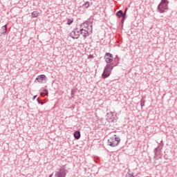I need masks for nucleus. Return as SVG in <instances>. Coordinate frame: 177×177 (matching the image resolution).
<instances>
[{
    "label": "nucleus",
    "instance_id": "21",
    "mask_svg": "<svg viewBox=\"0 0 177 177\" xmlns=\"http://www.w3.org/2000/svg\"><path fill=\"white\" fill-rule=\"evenodd\" d=\"M86 30V31H89L90 32H92V24H90V26Z\"/></svg>",
    "mask_w": 177,
    "mask_h": 177
},
{
    "label": "nucleus",
    "instance_id": "18",
    "mask_svg": "<svg viewBox=\"0 0 177 177\" xmlns=\"http://www.w3.org/2000/svg\"><path fill=\"white\" fill-rule=\"evenodd\" d=\"M105 57H111V59H114V57H113V54L110 53H105Z\"/></svg>",
    "mask_w": 177,
    "mask_h": 177
},
{
    "label": "nucleus",
    "instance_id": "5",
    "mask_svg": "<svg viewBox=\"0 0 177 177\" xmlns=\"http://www.w3.org/2000/svg\"><path fill=\"white\" fill-rule=\"evenodd\" d=\"M44 81H46V75H39L36 77L35 82H39V84H44Z\"/></svg>",
    "mask_w": 177,
    "mask_h": 177
},
{
    "label": "nucleus",
    "instance_id": "10",
    "mask_svg": "<svg viewBox=\"0 0 177 177\" xmlns=\"http://www.w3.org/2000/svg\"><path fill=\"white\" fill-rule=\"evenodd\" d=\"M8 25H4L3 26L1 27V31L2 35H5L6 34V32L8 31Z\"/></svg>",
    "mask_w": 177,
    "mask_h": 177
},
{
    "label": "nucleus",
    "instance_id": "11",
    "mask_svg": "<svg viewBox=\"0 0 177 177\" xmlns=\"http://www.w3.org/2000/svg\"><path fill=\"white\" fill-rule=\"evenodd\" d=\"M48 95H49V91L46 88L43 89L42 91L40 92V96H48Z\"/></svg>",
    "mask_w": 177,
    "mask_h": 177
},
{
    "label": "nucleus",
    "instance_id": "14",
    "mask_svg": "<svg viewBox=\"0 0 177 177\" xmlns=\"http://www.w3.org/2000/svg\"><path fill=\"white\" fill-rule=\"evenodd\" d=\"M89 26H91V22H86L84 23L81 25V27H84L86 28V30H87L88 27H89Z\"/></svg>",
    "mask_w": 177,
    "mask_h": 177
},
{
    "label": "nucleus",
    "instance_id": "15",
    "mask_svg": "<svg viewBox=\"0 0 177 177\" xmlns=\"http://www.w3.org/2000/svg\"><path fill=\"white\" fill-rule=\"evenodd\" d=\"M31 16L32 17H38V16H39V13L38 12V11H33L32 13H31Z\"/></svg>",
    "mask_w": 177,
    "mask_h": 177
},
{
    "label": "nucleus",
    "instance_id": "8",
    "mask_svg": "<svg viewBox=\"0 0 177 177\" xmlns=\"http://www.w3.org/2000/svg\"><path fill=\"white\" fill-rule=\"evenodd\" d=\"M113 62H114L111 63V64H113V67L118 66V64H120V58L118 57V55H115Z\"/></svg>",
    "mask_w": 177,
    "mask_h": 177
},
{
    "label": "nucleus",
    "instance_id": "6",
    "mask_svg": "<svg viewBox=\"0 0 177 177\" xmlns=\"http://www.w3.org/2000/svg\"><path fill=\"white\" fill-rule=\"evenodd\" d=\"M66 175H67V174L66 171H64V169L60 168L59 171L55 173V177H66Z\"/></svg>",
    "mask_w": 177,
    "mask_h": 177
},
{
    "label": "nucleus",
    "instance_id": "30",
    "mask_svg": "<svg viewBox=\"0 0 177 177\" xmlns=\"http://www.w3.org/2000/svg\"><path fill=\"white\" fill-rule=\"evenodd\" d=\"M53 174H50V175L49 176V177H52V176H53Z\"/></svg>",
    "mask_w": 177,
    "mask_h": 177
},
{
    "label": "nucleus",
    "instance_id": "25",
    "mask_svg": "<svg viewBox=\"0 0 177 177\" xmlns=\"http://www.w3.org/2000/svg\"><path fill=\"white\" fill-rule=\"evenodd\" d=\"M37 103L39 104V103H41V100H39V97H37Z\"/></svg>",
    "mask_w": 177,
    "mask_h": 177
},
{
    "label": "nucleus",
    "instance_id": "29",
    "mask_svg": "<svg viewBox=\"0 0 177 177\" xmlns=\"http://www.w3.org/2000/svg\"><path fill=\"white\" fill-rule=\"evenodd\" d=\"M53 174H50V175L49 176V177H52V176H53Z\"/></svg>",
    "mask_w": 177,
    "mask_h": 177
},
{
    "label": "nucleus",
    "instance_id": "26",
    "mask_svg": "<svg viewBox=\"0 0 177 177\" xmlns=\"http://www.w3.org/2000/svg\"><path fill=\"white\" fill-rule=\"evenodd\" d=\"M39 104H41V106H43V104H45V102L40 101V103H39Z\"/></svg>",
    "mask_w": 177,
    "mask_h": 177
},
{
    "label": "nucleus",
    "instance_id": "7",
    "mask_svg": "<svg viewBox=\"0 0 177 177\" xmlns=\"http://www.w3.org/2000/svg\"><path fill=\"white\" fill-rule=\"evenodd\" d=\"M80 34L83 35L84 39H86V37L89 36V32L86 30V29H84L83 28L80 29Z\"/></svg>",
    "mask_w": 177,
    "mask_h": 177
},
{
    "label": "nucleus",
    "instance_id": "22",
    "mask_svg": "<svg viewBox=\"0 0 177 177\" xmlns=\"http://www.w3.org/2000/svg\"><path fill=\"white\" fill-rule=\"evenodd\" d=\"M127 12H128V8H124V12H123V16L127 17Z\"/></svg>",
    "mask_w": 177,
    "mask_h": 177
},
{
    "label": "nucleus",
    "instance_id": "28",
    "mask_svg": "<svg viewBox=\"0 0 177 177\" xmlns=\"http://www.w3.org/2000/svg\"><path fill=\"white\" fill-rule=\"evenodd\" d=\"M36 98H37V95H34L33 96V100H35Z\"/></svg>",
    "mask_w": 177,
    "mask_h": 177
},
{
    "label": "nucleus",
    "instance_id": "19",
    "mask_svg": "<svg viewBox=\"0 0 177 177\" xmlns=\"http://www.w3.org/2000/svg\"><path fill=\"white\" fill-rule=\"evenodd\" d=\"M145 99L142 98L140 100V106H141L142 109H143V107L145 106Z\"/></svg>",
    "mask_w": 177,
    "mask_h": 177
},
{
    "label": "nucleus",
    "instance_id": "31",
    "mask_svg": "<svg viewBox=\"0 0 177 177\" xmlns=\"http://www.w3.org/2000/svg\"><path fill=\"white\" fill-rule=\"evenodd\" d=\"M111 114H112V115H113V112H111Z\"/></svg>",
    "mask_w": 177,
    "mask_h": 177
},
{
    "label": "nucleus",
    "instance_id": "12",
    "mask_svg": "<svg viewBox=\"0 0 177 177\" xmlns=\"http://www.w3.org/2000/svg\"><path fill=\"white\" fill-rule=\"evenodd\" d=\"M104 59H105V62L106 63H107V64H111V62H113L114 58L107 57L104 56Z\"/></svg>",
    "mask_w": 177,
    "mask_h": 177
},
{
    "label": "nucleus",
    "instance_id": "1",
    "mask_svg": "<svg viewBox=\"0 0 177 177\" xmlns=\"http://www.w3.org/2000/svg\"><path fill=\"white\" fill-rule=\"evenodd\" d=\"M121 142V138L120 137H117V135L114 134L113 137L110 138L107 141L108 146H111V147H115V146H118L120 142Z\"/></svg>",
    "mask_w": 177,
    "mask_h": 177
},
{
    "label": "nucleus",
    "instance_id": "16",
    "mask_svg": "<svg viewBox=\"0 0 177 177\" xmlns=\"http://www.w3.org/2000/svg\"><path fill=\"white\" fill-rule=\"evenodd\" d=\"M158 150H160V146H158V147H157L156 148H155L154 150H153V153H154L155 157H157V156H158V155L157 154Z\"/></svg>",
    "mask_w": 177,
    "mask_h": 177
},
{
    "label": "nucleus",
    "instance_id": "20",
    "mask_svg": "<svg viewBox=\"0 0 177 177\" xmlns=\"http://www.w3.org/2000/svg\"><path fill=\"white\" fill-rule=\"evenodd\" d=\"M83 6H84V8H86V9H88V8H89V6H91V4L89 3V1H86Z\"/></svg>",
    "mask_w": 177,
    "mask_h": 177
},
{
    "label": "nucleus",
    "instance_id": "23",
    "mask_svg": "<svg viewBox=\"0 0 177 177\" xmlns=\"http://www.w3.org/2000/svg\"><path fill=\"white\" fill-rule=\"evenodd\" d=\"M126 19H127V17L125 16L122 17L121 22L124 23V21H125Z\"/></svg>",
    "mask_w": 177,
    "mask_h": 177
},
{
    "label": "nucleus",
    "instance_id": "9",
    "mask_svg": "<svg viewBox=\"0 0 177 177\" xmlns=\"http://www.w3.org/2000/svg\"><path fill=\"white\" fill-rule=\"evenodd\" d=\"M73 136L76 140H78L81 138V132L80 131H76L73 133Z\"/></svg>",
    "mask_w": 177,
    "mask_h": 177
},
{
    "label": "nucleus",
    "instance_id": "4",
    "mask_svg": "<svg viewBox=\"0 0 177 177\" xmlns=\"http://www.w3.org/2000/svg\"><path fill=\"white\" fill-rule=\"evenodd\" d=\"M70 37H71L73 39H78L80 38V30H78V28L74 29V30L70 33Z\"/></svg>",
    "mask_w": 177,
    "mask_h": 177
},
{
    "label": "nucleus",
    "instance_id": "2",
    "mask_svg": "<svg viewBox=\"0 0 177 177\" xmlns=\"http://www.w3.org/2000/svg\"><path fill=\"white\" fill-rule=\"evenodd\" d=\"M114 68L113 64H107L104 69L102 77L105 80V78H109L110 74H111V71Z\"/></svg>",
    "mask_w": 177,
    "mask_h": 177
},
{
    "label": "nucleus",
    "instance_id": "27",
    "mask_svg": "<svg viewBox=\"0 0 177 177\" xmlns=\"http://www.w3.org/2000/svg\"><path fill=\"white\" fill-rule=\"evenodd\" d=\"M129 175H130V176H131V177H135V176H133V174H129Z\"/></svg>",
    "mask_w": 177,
    "mask_h": 177
},
{
    "label": "nucleus",
    "instance_id": "17",
    "mask_svg": "<svg viewBox=\"0 0 177 177\" xmlns=\"http://www.w3.org/2000/svg\"><path fill=\"white\" fill-rule=\"evenodd\" d=\"M74 21V19L71 18V19H67V24L68 26H71V24H73Z\"/></svg>",
    "mask_w": 177,
    "mask_h": 177
},
{
    "label": "nucleus",
    "instance_id": "13",
    "mask_svg": "<svg viewBox=\"0 0 177 177\" xmlns=\"http://www.w3.org/2000/svg\"><path fill=\"white\" fill-rule=\"evenodd\" d=\"M116 16L119 19L121 17H124V12H122V10H120L116 12Z\"/></svg>",
    "mask_w": 177,
    "mask_h": 177
},
{
    "label": "nucleus",
    "instance_id": "24",
    "mask_svg": "<svg viewBox=\"0 0 177 177\" xmlns=\"http://www.w3.org/2000/svg\"><path fill=\"white\" fill-rule=\"evenodd\" d=\"M71 97H74V95H75V93L74 92V90H71Z\"/></svg>",
    "mask_w": 177,
    "mask_h": 177
},
{
    "label": "nucleus",
    "instance_id": "3",
    "mask_svg": "<svg viewBox=\"0 0 177 177\" xmlns=\"http://www.w3.org/2000/svg\"><path fill=\"white\" fill-rule=\"evenodd\" d=\"M168 0H161L160 3L158 6V10L160 13H164L165 10H168Z\"/></svg>",
    "mask_w": 177,
    "mask_h": 177
}]
</instances>
